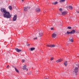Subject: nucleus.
I'll return each mask as SVG.
<instances>
[{
  "label": "nucleus",
  "mask_w": 79,
  "mask_h": 79,
  "mask_svg": "<svg viewBox=\"0 0 79 79\" xmlns=\"http://www.w3.org/2000/svg\"><path fill=\"white\" fill-rule=\"evenodd\" d=\"M56 37V33H53L52 35V38H55Z\"/></svg>",
  "instance_id": "obj_7"
},
{
  "label": "nucleus",
  "mask_w": 79,
  "mask_h": 79,
  "mask_svg": "<svg viewBox=\"0 0 79 79\" xmlns=\"http://www.w3.org/2000/svg\"><path fill=\"white\" fill-rule=\"evenodd\" d=\"M69 40L72 42H73V38H72L71 37H70L69 38Z\"/></svg>",
  "instance_id": "obj_11"
},
{
  "label": "nucleus",
  "mask_w": 79,
  "mask_h": 79,
  "mask_svg": "<svg viewBox=\"0 0 79 79\" xmlns=\"http://www.w3.org/2000/svg\"><path fill=\"white\" fill-rule=\"evenodd\" d=\"M44 12H46L45 11H44Z\"/></svg>",
  "instance_id": "obj_40"
},
{
  "label": "nucleus",
  "mask_w": 79,
  "mask_h": 79,
  "mask_svg": "<svg viewBox=\"0 0 79 79\" xmlns=\"http://www.w3.org/2000/svg\"><path fill=\"white\" fill-rule=\"evenodd\" d=\"M31 74H32V72H29V73H27V74H28V75H31Z\"/></svg>",
  "instance_id": "obj_22"
},
{
  "label": "nucleus",
  "mask_w": 79,
  "mask_h": 79,
  "mask_svg": "<svg viewBox=\"0 0 79 79\" xmlns=\"http://www.w3.org/2000/svg\"><path fill=\"white\" fill-rule=\"evenodd\" d=\"M27 8L28 9V10H29V9H30V8H31L29 6H27Z\"/></svg>",
  "instance_id": "obj_27"
},
{
  "label": "nucleus",
  "mask_w": 79,
  "mask_h": 79,
  "mask_svg": "<svg viewBox=\"0 0 79 79\" xmlns=\"http://www.w3.org/2000/svg\"><path fill=\"white\" fill-rule=\"evenodd\" d=\"M53 60V57H52L51 58V61H52V60Z\"/></svg>",
  "instance_id": "obj_28"
},
{
  "label": "nucleus",
  "mask_w": 79,
  "mask_h": 79,
  "mask_svg": "<svg viewBox=\"0 0 79 79\" xmlns=\"http://www.w3.org/2000/svg\"><path fill=\"white\" fill-rule=\"evenodd\" d=\"M55 47V45H51V47Z\"/></svg>",
  "instance_id": "obj_24"
},
{
  "label": "nucleus",
  "mask_w": 79,
  "mask_h": 79,
  "mask_svg": "<svg viewBox=\"0 0 79 79\" xmlns=\"http://www.w3.org/2000/svg\"><path fill=\"white\" fill-rule=\"evenodd\" d=\"M68 29H72V27H68Z\"/></svg>",
  "instance_id": "obj_25"
},
{
  "label": "nucleus",
  "mask_w": 79,
  "mask_h": 79,
  "mask_svg": "<svg viewBox=\"0 0 79 79\" xmlns=\"http://www.w3.org/2000/svg\"><path fill=\"white\" fill-rule=\"evenodd\" d=\"M26 65H24L23 67V69L24 70H26V71H27V69L26 68Z\"/></svg>",
  "instance_id": "obj_9"
},
{
  "label": "nucleus",
  "mask_w": 79,
  "mask_h": 79,
  "mask_svg": "<svg viewBox=\"0 0 79 79\" xmlns=\"http://www.w3.org/2000/svg\"><path fill=\"white\" fill-rule=\"evenodd\" d=\"M77 13H79V11H76Z\"/></svg>",
  "instance_id": "obj_33"
},
{
  "label": "nucleus",
  "mask_w": 79,
  "mask_h": 79,
  "mask_svg": "<svg viewBox=\"0 0 79 79\" xmlns=\"http://www.w3.org/2000/svg\"><path fill=\"white\" fill-rule=\"evenodd\" d=\"M29 50H30V49H29Z\"/></svg>",
  "instance_id": "obj_42"
},
{
  "label": "nucleus",
  "mask_w": 79,
  "mask_h": 79,
  "mask_svg": "<svg viewBox=\"0 0 79 79\" xmlns=\"http://www.w3.org/2000/svg\"><path fill=\"white\" fill-rule=\"evenodd\" d=\"M59 48H61V47L60 46H59Z\"/></svg>",
  "instance_id": "obj_38"
},
{
  "label": "nucleus",
  "mask_w": 79,
  "mask_h": 79,
  "mask_svg": "<svg viewBox=\"0 0 79 79\" xmlns=\"http://www.w3.org/2000/svg\"><path fill=\"white\" fill-rule=\"evenodd\" d=\"M38 32H39V35L38 36V37L40 38L43 35V32L41 30H38Z\"/></svg>",
  "instance_id": "obj_3"
},
{
  "label": "nucleus",
  "mask_w": 79,
  "mask_h": 79,
  "mask_svg": "<svg viewBox=\"0 0 79 79\" xmlns=\"http://www.w3.org/2000/svg\"><path fill=\"white\" fill-rule=\"evenodd\" d=\"M67 61H65L64 62V65H65V66H66L68 65V63H67Z\"/></svg>",
  "instance_id": "obj_13"
},
{
  "label": "nucleus",
  "mask_w": 79,
  "mask_h": 79,
  "mask_svg": "<svg viewBox=\"0 0 79 79\" xmlns=\"http://www.w3.org/2000/svg\"><path fill=\"white\" fill-rule=\"evenodd\" d=\"M62 61V59H59L56 61V62H57V63H59V62H61V61Z\"/></svg>",
  "instance_id": "obj_10"
},
{
  "label": "nucleus",
  "mask_w": 79,
  "mask_h": 79,
  "mask_svg": "<svg viewBox=\"0 0 79 79\" xmlns=\"http://www.w3.org/2000/svg\"><path fill=\"white\" fill-rule=\"evenodd\" d=\"M76 65L77 66H78V67H79V64H77Z\"/></svg>",
  "instance_id": "obj_32"
},
{
  "label": "nucleus",
  "mask_w": 79,
  "mask_h": 79,
  "mask_svg": "<svg viewBox=\"0 0 79 79\" xmlns=\"http://www.w3.org/2000/svg\"><path fill=\"white\" fill-rule=\"evenodd\" d=\"M69 8L70 10H72L73 9V6H69Z\"/></svg>",
  "instance_id": "obj_19"
},
{
  "label": "nucleus",
  "mask_w": 79,
  "mask_h": 79,
  "mask_svg": "<svg viewBox=\"0 0 79 79\" xmlns=\"http://www.w3.org/2000/svg\"><path fill=\"white\" fill-rule=\"evenodd\" d=\"M48 79V78H47L46 79V78H45V79Z\"/></svg>",
  "instance_id": "obj_41"
},
{
  "label": "nucleus",
  "mask_w": 79,
  "mask_h": 79,
  "mask_svg": "<svg viewBox=\"0 0 79 79\" xmlns=\"http://www.w3.org/2000/svg\"><path fill=\"white\" fill-rule=\"evenodd\" d=\"M67 13L66 12H63L62 13V15H65Z\"/></svg>",
  "instance_id": "obj_12"
},
{
  "label": "nucleus",
  "mask_w": 79,
  "mask_h": 79,
  "mask_svg": "<svg viewBox=\"0 0 79 79\" xmlns=\"http://www.w3.org/2000/svg\"><path fill=\"white\" fill-rule=\"evenodd\" d=\"M78 70L79 69L77 67H75L73 71V73L75 74V75H77V72H78Z\"/></svg>",
  "instance_id": "obj_2"
},
{
  "label": "nucleus",
  "mask_w": 79,
  "mask_h": 79,
  "mask_svg": "<svg viewBox=\"0 0 79 79\" xmlns=\"http://www.w3.org/2000/svg\"><path fill=\"white\" fill-rule=\"evenodd\" d=\"M1 11L2 13H4L7 11H6V9H5V8H1Z\"/></svg>",
  "instance_id": "obj_4"
},
{
  "label": "nucleus",
  "mask_w": 79,
  "mask_h": 79,
  "mask_svg": "<svg viewBox=\"0 0 79 79\" xmlns=\"http://www.w3.org/2000/svg\"><path fill=\"white\" fill-rule=\"evenodd\" d=\"M52 4L53 5H57L58 4V2H53L52 3Z\"/></svg>",
  "instance_id": "obj_15"
},
{
  "label": "nucleus",
  "mask_w": 79,
  "mask_h": 79,
  "mask_svg": "<svg viewBox=\"0 0 79 79\" xmlns=\"http://www.w3.org/2000/svg\"><path fill=\"white\" fill-rule=\"evenodd\" d=\"M9 8L10 10H12V7L11 6H9Z\"/></svg>",
  "instance_id": "obj_20"
},
{
  "label": "nucleus",
  "mask_w": 79,
  "mask_h": 79,
  "mask_svg": "<svg viewBox=\"0 0 79 79\" xmlns=\"http://www.w3.org/2000/svg\"><path fill=\"white\" fill-rule=\"evenodd\" d=\"M23 10L24 11H27V8L25 7L24 8Z\"/></svg>",
  "instance_id": "obj_18"
},
{
  "label": "nucleus",
  "mask_w": 79,
  "mask_h": 79,
  "mask_svg": "<svg viewBox=\"0 0 79 79\" xmlns=\"http://www.w3.org/2000/svg\"><path fill=\"white\" fill-rule=\"evenodd\" d=\"M9 65H8L7 67H6V68H8V67H9Z\"/></svg>",
  "instance_id": "obj_35"
},
{
  "label": "nucleus",
  "mask_w": 79,
  "mask_h": 79,
  "mask_svg": "<svg viewBox=\"0 0 79 79\" xmlns=\"http://www.w3.org/2000/svg\"><path fill=\"white\" fill-rule=\"evenodd\" d=\"M22 61L23 62H24V61H25V60L24 59L22 60Z\"/></svg>",
  "instance_id": "obj_31"
},
{
  "label": "nucleus",
  "mask_w": 79,
  "mask_h": 79,
  "mask_svg": "<svg viewBox=\"0 0 79 79\" xmlns=\"http://www.w3.org/2000/svg\"><path fill=\"white\" fill-rule=\"evenodd\" d=\"M17 19V15H15L13 18V21H16V19Z\"/></svg>",
  "instance_id": "obj_5"
},
{
  "label": "nucleus",
  "mask_w": 79,
  "mask_h": 79,
  "mask_svg": "<svg viewBox=\"0 0 79 79\" xmlns=\"http://www.w3.org/2000/svg\"><path fill=\"white\" fill-rule=\"evenodd\" d=\"M35 48H30V50L31 51H33V50H35Z\"/></svg>",
  "instance_id": "obj_16"
},
{
  "label": "nucleus",
  "mask_w": 79,
  "mask_h": 79,
  "mask_svg": "<svg viewBox=\"0 0 79 79\" xmlns=\"http://www.w3.org/2000/svg\"><path fill=\"white\" fill-rule=\"evenodd\" d=\"M51 30H53V27L51 28Z\"/></svg>",
  "instance_id": "obj_34"
},
{
  "label": "nucleus",
  "mask_w": 79,
  "mask_h": 79,
  "mask_svg": "<svg viewBox=\"0 0 79 79\" xmlns=\"http://www.w3.org/2000/svg\"><path fill=\"white\" fill-rule=\"evenodd\" d=\"M15 71H16L17 73H19V71H18V70L17 69H16V68H15Z\"/></svg>",
  "instance_id": "obj_21"
},
{
  "label": "nucleus",
  "mask_w": 79,
  "mask_h": 79,
  "mask_svg": "<svg viewBox=\"0 0 79 79\" xmlns=\"http://www.w3.org/2000/svg\"><path fill=\"white\" fill-rule=\"evenodd\" d=\"M71 34V31L69 32L68 31H67V32L66 33V34H67L68 35H69V34Z\"/></svg>",
  "instance_id": "obj_17"
},
{
  "label": "nucleus",
  "mask_w": 79,
  "mask_h": 79,
  "mask_svg": "<svg viewBox=\"0 0 79 79\" xmlns=\"http://www.w3.org/2000/svg\"><path fill=\"white\" fill-rule=\"evenodd\" d=\"M36 11L37 12H39L40 11V8H37L36 9Z\"/></svg>",
  "instance_id": "obj_14"
},
{
  "label": "nucleus",
  "mask_w": 79,
  "mask_h": 79,
  "mask_svg": "<svg viewBox=\"0 0 79 79\" xmlns=\"http://www.w3.org/2000/svg\"><path fill=\"white\" fill-rule=\"evenodd\" d=\"M56 47H59V46H58V45H56Z\"/></svg>",
  "instance_id": "obj_37"
},
{
  "label": "nucleus",
  "mask_w": 79,
  "mask_h": 79,
  "mask_svg": "<svg viewBox=\"0 0 79 79\" xmlns=\"http://www.w3.org/2000/svg\"><path fill=\"white\" fill-rule=\"evenodd\" d=\"M4 18H10L11 17V15L10 14V12L6 11L3 14Z\"/></svg>",
  "instance_id": "obj_1"
},
{
  "label": "nucleus",
  "mask_w": 79,
  "mask_h": 79,
  "mask_svg": "<svg viewBox=\"0 0 79 79\" xmlns=\"http://www.w3.org/2000/svg\"><path fill=\"white\" fill-rule=\"evenodd\" d=\"M15 50H16V52H21V51H22L21 49H19L18 48H15Z\"/></svg>",
  "instance_id": "obj_6"
},
{
  "label": "nucleus",
  "mask_w": 79,
  "mask_h": 79,
  "mask_svg": "<svg viewBox=\"0 0 79 79\" xmlns=\"http://www.w3.org/2000/svg\"><path fill=\"white\" fill-rule=\"evenodd\" d=\"M59 10L60 11H62V8H60Z\"/></svg>",
  "instance_id": "obj_30"
},
{
  "label": "nucleus",
  "mask_w": 79,
  "mask_h": 79,
  "mask_svg": "<svg viewBox=\"0 0 79 79\" xmlns=\"http://www.w3.org/2000/svg\"><path fill=\"white\" fill-rule=\"evenodd\" d=\"M24 0H22V2H23V1H24Z\"/></svg>",
  "instance_id": "obj_39"
},
{
  "label": "nucleus",
  "mask_w": 79,
  "mask_h": 79,
  "mask_svg": "<svg viewBox=\"0 0 79 79\" xmlns=\"http://www.w3.org/2000/svg\"><path fill=\"white\" fill-rule=\"evenodd\" d=\"M47 47H51V45H48V44L47 45Z\"/></svg>",
  "instance_id": "obj_26"
},
{
  "label": "nucleus",
  "mask_w": 79,
  "mask_h": 79,
  "mask_svg": "<svg viewBox=\"0 0 79 79\" xmlns=\"http://www.w3.org/2000/svg\"><path fill=\"white\" fill-rule=\"evenodd\" d=\"M65 1V0H60L59 2H64Z\"/></svg>",
  "instance_id": "obj_23"
},
{
  "label": "nucleus",
  "mask_w": 79,
  "mask_h": 79,
  "mask_svg": "<svg viewBox=\"0 0 79 79\" xmlns=\"http://www.w3.org/2000/svg\"><path fill=\"white\" fill-rule=\"evenodd\" d=\"M27 45L28 47H29L30 45V44H28Z\"/></svg>",
  "instance_id": "obj_36"
},
{
  "label": "nucleus",
  "mask_w": 79,
  "mask_h": 79,
  "mask_svg": "<svg viewBox=\"0 0 79 79\" xmlns=\"http://www.w3.org/2000/svg\"><path fill=\"white\" fill-rule=\"evenodd\" d=\"M70 32L71 33V34H74V33L76 32V30H73L70 31Z\"/></svg>",
  "instance_id": "obj_8"
},
{
  "label": "nucleus",
  "mask_w": 79,
  "mask_h": 79,
  "mask_svg": "<svg viewBox=\"0 0 79 79\" xmlns=\"http://www.w3.org/2000/svg\"><path fill=\"white\" fill-rule=\"evenodd\" d=\"M33 39H34V40H35V39H37V37H36V38H35Z\"/></svg>",
  "instance_id": "obj_29"
}]
</instances>
